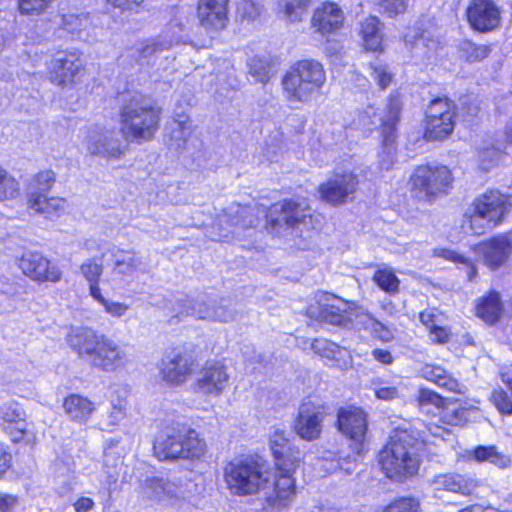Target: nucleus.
Returning <instances> with one entry per match:
<instances>
[{"label": "nucleus", "mask_w": 512, "mask_h": 512, "mask_svg": "<svg viewBox=\"0 0 512 512\" xmlns=\"http://www.w3.org/2000/svg\"><path fill=\"white\" fill-rule=\"evenodd\" d=\"M224 481L230 494L248 496L261 493L267 505L273 509L288 507L295 495L293 477L271 479V473L263 470V465L253 458H236L224 467Z\"/></svg>", "instance_id": "obj_1"}, {"label": "nucleus", "mask_w": 512, "mask_h": 512, "mask_svg": "<svg viewBox=\"0 0 512 512\" xmlns=\"http://www.w3.org/2000/svg\"><path fill=\"white\" fill-rule=\"evenodd\" d=\"M66 341L79 358L103 372L124 368L130 361L125 349L112 338L89 327L71 328Z\"/></svg>", "instance_id": "obj_2"}, {"label": "nucleus", "mask_w": 512, "mask_h": 512, "mask_svg": "<svg viewBox=\"0 0 512 512\" xmlns=\"http://www.w3.org/2000/svg\"><path fill=\"white\" fill-rule=\"evenodd\" d=\"M423 442L416 431L397 427L388 444L380 451L378 461L383 473L395 482H403L417 474Z\"/></svg>", "instance_id": "obj_3"}, {"label": "nucleus", "mask_w": 512, "mask_h": 512, "mask_svg": "<svg viewBox=\"0 0 512 512\" xmlns=\"http://www.w3.org/2000/svg\"><path fill=\"white\" fill-rule=\"evenodd\" d=\"M153 450L159 460H195L205 454L206 442L190 426L175 422L158 433Z\"/></svg>", "instance_id": "obj_4"}, {"label": "nucleus", "mask_w": 512, "mask_h": 512, "mask_svg": "<svg viewBox=\"0 0 512 512\" xmlns=\"http://www.w3.org/2000/svg\"><path fill=\"white\" fill-rule=\"evenodd\" d=\"M160 108L148 97L133 95L120 110L121 132L132 141L150 140L159 127Z\"/></svg>", "instance_id": "obj_5"}, {"label": "nucleus", "mask_w": 512, "mask_h": 512, "mask_svg": "<svg viewBox=\"0 0 512 512\" xmlns=\"http://www.w3.org/2000/svg\"><path fill=\"white\" fill-rule=\"evenodd\" d=\"M326 81L323 65L316 60H301L285 75L282 84L291 102L307 103L319 94Z\"/></svg>", "instance_id": "obj_6"}, {"label": "nucleus", "mask_w": 512, "mask_h": 512, "mask_svg": "<svg viewBox=\"0 0 512 512\" xmlns=\"http://www.w3.org/2000/svg\"><path fill=\"white\" fill-rule=\"evenodd\" d=\"M82 144L88 155L106 161L120 159L126 150L119 133L101 125L90 126Z\"/></svg>", "instance_id": "obj_7"}, {"label": "nucleus", "mask_w": 512, "mask_h": 512, "mask_svg": "<svg viewBox=\"0 0 512 512\" xmlns=\"http://www.w3.org/2000/svg\"><path fill=\"white\" fill-rule=\"evenodd\" d=\"M452 181L451 172L445 166H419L410 178L411 192L419 200L431 201Z\"/></svg>", "instance_id": "obj_8"}, {"label": "nucleus", "mask_w": 512, "mask_h": 512, "mask_svg": "<svg viewBox=\"0 0 512 512\" xmlns=\"http://www.w3.org/2000/svg\"><path fill=\"white\" fill-rule=\"evenodd\" d=\"M454 105L447 98L433 99L426 111L425 138L429 141L443 140L454 130Z\"/></svg>", "instance_id": "obj_9"}, {"label": "nucleus", "mask_w": 512, "mask_h": 512, "mask_svg": "<svg viewBox=\"0 0 512 512\" xmlns=\"http://www.w3.org/2000/svg\"><path fill=\"white\" fill-rule=\"evenodd\" d=\"M305 200H284L272 205L269 217L273 225H287L300 229L313 228V215Z\"/></svg>", "instance_id": "obj_10"}, {"label": "nucleus", "mask_w": 512, "mask_h": 512, "mask_svg": "<svg viewBox=\"0 0 512 512\" xmlns=\"http://www.w3.org/2000/svg\"><path fill=\"white\" fill-rule=\"evenodd\" d=\"M350 304L333 294H322L307 308V315L331 325L345 326L351 320Z\"/></svg>", "instance_id": "obj_11"}, {"label": "nucleus", "mask_w": 512, "mask_h": 512, "mask_svg": "<svg viewBox=\"0 0 512 512\" xmlns=\"http://www.w3.org/2000/svg\"><path fill=\"white\" fill-rule=\"evenodd\" d=\"M344 12L335 2H323L313 11L310 28L313 35L326 43L344 25Z\"/></svg>", "instance_id": "obj_12"}, {"label": "nucleus", "mask_w": 512, "mask_h": 512, "mask_svg": "<svg viewBox=\"0 0 512 512\" xmlns=\"http://www.w3.org/2000/svg\"><path fill=\"white\" fill-rule=\"evenodd\" d=\"M358 184V176L352 172L334 173L318 186V193L321 200L338 206L354 198Z\"/></svg>", "instance_id": "obj_13"}, {"label": "nucleus", "mask_w": 512, "mask_h": 512, "mask_svg": "<svg viewBox=\"0 0 512 512\" xmlns=\"http://www.w3.org/2000/svg\"><path fill=\"white\" fill-rule=\"evenodd\" d=\"M431 28V25L426 27L424 23H416L404 35L405 46L417 61H429L440 46V40Z\"/></svg>", "instance_id": "obj_14"}, {"label": "nucleus", "mask_w": 512, "mask_h": 512, "mask_svg": "<svg viewBox=\"0 0 512 512\" xmlns=\"http://www.w3.org/2000/svg\"><path fill=\"white\" fill-rule=\"evenodd\" d=\"M402 103L398 96L389 99L388 114L382 123L383 150L378 156L379 167L383 170L392 168L395 162L396 125L400 119Z\"/></svg>", "instance_id": "obj_15"}, {"label": "nucleus", "mask_w": 512, "mask_h": 512, "mask_svg": "<svg viewBox=\"0 0 512 512\" xmlns=\"http://www.w3.org/2000/svg\"><path fill=\"white\" fill-rule=\"evenodd\" d=\"M175 310L180 315L194 316L197 319L229 322L235 319V311L225 305L206 303L204 299L190 300L187 297L179 298Z\"/></svg>", "instance_id": "obj_16"}, {"label": "nucleus", "mask_w": 512, "mask_h": 512, "mask_svg": "<svg viewBox=\"0 0 512 512\" xmlns=\"http://www.w3.org/2000/svg\"><path fill=\"white\" fill-rule=\"evenodd\" d=\"M257 218L249 206L231 204L218 216L219 237L228 240L231 235H240L241 231L256 225Z\"/></svg>", "instance_id": "obj_17"}, {"label": "nucleus", "mask_w": 512, "mask_h": 512, "mask_svg": "<svg viewBox=\"0 0 512 512\" xmlns=\"http://www.w3.org/2000/svg\"><path fill=\"white\" fill-rule=\"evenodd\" d=\"M196 368V360L188 351L174 352L161 361V375L164 381L171 385L184 384L193 374Z\"/></svg>", "instance_id": "obj_18"}, {"label": "nucleus", "mask_w": 512, "mask_h": 512, "mask_svg": "<svg viewBox=\"0 0 512 512\" xmlns=\"http://www.w3.org/2000/svg\"><path fill=\"white\" fill-rule=\"evenodd\" d=\"M228 382L227 367L220 361H207L198 373L195 391L207 396H219Z\"/></svg>", "instance_id": "obj_19"}, {"label": "nucleus", "mask_w": 512, "mask_h": 512, "mask_svg": "<svg viewBox=\"0 0 512 512\" xmlns=\"http://www.w3.org/2000/svg\"><path fill=\"white\" fill-rule=\"evenodd\" d=\"M270 446L278 472L277 476L292 477L300 461L299 451H294L289 446L285 432L279 429L270 435Z\"/></svg>", "instance_id": "obj_20"}, {"label": "nucleus", "mask_w": 512, "mask_h": 512, "mask_svg": "<svg viewBox=\"0 0 512 512\" xmlns=\"http://www.w3.org/2000/svg\"><path fill=\"white\" fill-rule=\"evenodd\" d=\"M19 268L29 278L38 282H58L62 272L38 252H27L19 260Z\"/></svg>", "instance_id": "obj_21"}, {"label": "nucleus", "mask_w": 512, "mask_h": 512, "mask_svg": "<svg viewBox=\"0 0 512 512\" xmlns=\"http://www.w3.org/2000/svg\"><path fill=\"white\" fill-rule=\"evenodd\" d=\"M470 26L479 32H490L501 21L500 10L492 0H472L466 10Z\"/></svg>", "instance_id": "obj_22"}, {"label": "nucleus", "mask_w": 512, "mask_h": 512, "mask_svg": "<svg viewBox=\"0 0 512 512\" xmlns=\"http://www.w3.org/2000/svg\"><path fill=\"white\" fill-rule=\"evenodd\" d=\"M339 430L354 441L353 450L359 456L367 430L366 414L360 408L341 409L338 413Z\"/></svg>", "instance_id": "obj_23"}, {"label": "nucleus", "mask_w": 512, "mask_h": 512, "mask_svg": "<svg viewBox=\"0 0 512 512\" xmlns=\"http://www.w3.org/2000/svg\"><path fill=\"white\" fill-rule=\"evenodd\" d=\"M81 67L82 63L75 53L58 51L48 66L50 80L59 86L72 84Z\"/></svg>", "instance_id": "obj_24"}, {"label": "nucleus", "mask_w": 512, "mask_h": 512, "mask_svg": "<svg viewBox=\"0 0 512 512\" xmlns=\"http://www.w3.org/2000/svg\"><path fill=\"white\" fill-rule=\"evenodd\" d=\"M324 412L311 402L303 403L294 421V431L302 439L312 441L319 438L322 431Z\"/></svg>", "instance_id": "obj_25"}, {"label": "nucleus", "mask_w": 512, "mask_h": 512, "mask_svg": "<svg viewBox=\"0 0 512 512\" xmlns=\"http://www.w3.org/2000/svg\"><path fill=\"white\" fill-rule=\"evenodd\" d=\"M477 253L490 269L495 270L504 265L512 253V241L504 235L493 237L477 246Z\"/></svg>", "instance_id": "obj_26"}, {"label": "nucleus", "mask_w": 512, "mask_h": 512, "mask_svg": "<svg viewBox=\"0 0 512 512\" xmlns=\"http://www.w3.org/2000/svg\"><path fill=\"white\" fill-rule=\"evenodd\" d=\"M229 0H199L197 16L206 31H218L226 26Z\"/></svg>", "instance_id": "obj_27"}, {"label": "nucleus", "mask_w": 512, "mask_h": 512, "mask_svg": "<svg viewBox=\"0 0 512 512\" xmlns=\"http://www.w3.org/2000/svg\"><path fill=\"white\" fill-rule=\"evenodd\" d=\"M471 207L496 225L507 212V199L500 192L492 190L475 199Z\"/></svg>", "instance_id": "obj_28"}, {"label": "nucleus", "mask_w": 512, "mask_h": 512, "mask_svg": "<svg viewBox=\"0 0 512 512\" xmlns=\"http://www.w3.org/2000/svg\"><path fill=\"white\" fill-rule=\"evenodd\" d=\"M168 130L167 144L175 151L187 150L196 140L192 122L186 115H179L177 119L171 121Z\"/></svg>", "instance_id": "obj_29"}, {"label": "nucleus", "mask_w": 512, "mask_h": 512, "mask_svg": "<svg viewBox=\"0 0 512 512\" xmlns=\"http://www.w3.org/2000/svg\"><path fill=\"white\" fill-rule=\"evenodd\" d=\"M311 348L316 354L326 359V363L330 366L346 368L351 363L349 351L327 339H315Z\"/></svg>", "instance_id": "obj_30"}, {"label": "nucleus", "mask_w": 512, "mask_h": 512, "mask_svg": "<svg viewBox=\"0 0 512 512\" xmlns=\"http://www.w3.org/2000/svg\"><path fill=\"white\" fill-rule=\"evenodd\" d=\"M432 483L437 490H446L462 495H470L476 488V483L473 479L460 474L437 475Z\"/></svg>", "instance_id": "obj_31"}, {"label": "nucleus", "mask_w": 512, "mask_h": 512, "mask_svg": "<svg viewBox=\"0 0 512 512\" xmlns=\"http://www.w3.org/2000/svg\"><path fill=\"white\" fill-rule=\"evenodd\" d=\"M63 409L71 420L83 423L94 412L95 404L87 397L71 394L64 399Z\"/></svg>", "instance_id": "obj_32"}, {"label": "nucleus", "mask_w": 512, "mask_h": 512, "mask_svg": "<svg viewBox=\"0 0 512 512\" xmlns=\"http://www.w3.org/2000/svg\"><path fill=\"white\" fill-rule=\"evenodd\" d=\"M420 374L426 380L433 382L448 391L459 394H463L465 392V386L460 384L441 366L427 364L421 368Z\"/></svg>", "instance_id": "obj_33"}, {"label": "nucleus", "mask_w": 512, "mask_h": 512, "mask_svg": "<svg viewBox=\"0 0 512 512\" xmlns=\"http://www.w3.org/2000/svg\"><path fill=\"white\" fill-rule=\"evenodd\" d=\"M383 24L376 16H368L361 22L360 34L366 50H382Z\"/></svg>", "instance_id": "obj_34"}, {"label": "nucleus", "mask_w": 512, "mask_h": 512, "mask_svg": "<svg viewBox=\"0 0 512 512\" xmlns=\"http://www.w3.org/2000/svg\"><path fill=\"white\" fill-rule=\"evenodd\" d=\"M501 312L500 295L495 291L483 297L476 306V315L490 324L495 323L500 318Z\"/></svg>", "instance_id": "obj_35"}, {"label": "nucleus", "mask_w": 512, "mask_h": 512, "mask_svg": "<svg viewBox=\"0 0 512 512\" xmlns=\"http://www.w3.org/2000/svg\"><path fill=\"white\" fill-rule=\"evenodd\" d=\"M439 415L443 423L451 426H458L467 421L469 409L466 408L463 403L457 399H447L442 409L440 410Z\"/></svg>", "instance_id": "obj_36"}, {"label": "nucleus", "mask_w": 512, "mask_h": 512, "mask_svg": "<svg viewBox=\"0 0 512 512\" xmlns=\"http://www.w3.org/2000/svg\"><path fill=\"white\" fill-rule=\"evenodd\" d=\"M113 256V271L118 275L130 276L142 266V260L135 252L118 250Z\"/></svg>", "instance_id": "obj_37"}, {"label": "nucleus", "mask_w": 512, "mask_h": 512, "mask_svg": "<svg viewBox=\"0 0 512 512\" xmlns=\"http://www.w3.org/2000/svg\"><path fill=\"white\" fill-rule=\"evenodd\" d=\"M66 201L60 197H50L47 195L42 198H29L28 206L37 213L44 214L46 217L58 216L65 209Z\"/></svg>", "instance_id": "obj_38"}, {"label": "nucleus", "mask_w": 512, "mask_h": 512, "mask_svg": "<svg viewBox=\"0 0 512 512\" xmlns=\"http://www.w3.org/2000/svg\"><path fill=\"white\" fill-rule=\"evenodd\" d=\"M56 181L52 170H44L37 173L28 186L29 198H42L47 195Z\"/></svg>", "instance_id": "obj_39"}, {"label": "nucleus", "mask_w": 512, "mask_h": 512, "mask_svg": "<svg viewBox=\"0 0 512 512\" xmlns=\"http://www.w3.org/2000/svg\"><path fill=\"white\" fill-rule=\"evenodd\" d=\"M474 458L478 462H489L499 468H506L511 463L510 457L499 452L495 446H479L475 448Z\"/></svg>", "instance_id": "obj_40"}, {"label": "nucleus", "mask_w": 512, "mask_h": 512, "mask_svg": "<svg viewBox=\"0 0 512 512\" xmlns=\"http://www.w3.org/2000/svg\"><path fill=\"white\" fill-rule=\"evenodd\" d=\"M373 281L378 287L390 295L399 291L400 280L390 268L378 269L373 275Z\"/></svg>", "instance_id": "obj_41"}, {"label": "nucleus", "mask_w": 512, "mask_h": 512, "mask_svg": "<svg viewBox=\"0 0 512 512\" xmlns=\"http://www.w3.org/2000/svg\"><path fill=\"white\" fill-rule=\"evenodd\" d=\"M309 2L310 0H282L280 6L283 18L291 23L300 22Z\"/></svg>", "instance_id": "obj_42"}, {"label": "nucleus", "mask_w": 512, "mask_h": 512, "mask_svg": "<svg viewBox=\"0 0 512 512\" xmlns=\"http://www.w3.org/2000/svg\"><path fill=\"white\" fill-rule=\"evenodd\" d=\"M460 57L468 62L481 61L490 54V47L477 45L469 40H464L459 45Z\"/></svg>", "instance_id": "obj_43"}, {"label": "nucleus", "mask_w": 512, "mask_h": 512, "mask_svg": "<svg viewBox=\"0 0 512 512\" xmlns=\"http://www.w3.org/2000/svg\"><path fill=\"white\" fill-rule=\"evenodd\" d=\"M126 413L127 403L125 400H118L116 403L111 402L110 410L106 415H103L102 429L111 431L126 417Z\"/></svg>", "instance_id": "obj_44"}, {"label": "nucleus", "mask_w": 512, "mask_h": 512, "mask_svg": "<svg viewBox=\"0 0 512 512\" xmlns=\"http://www.w3.org/2000/svg\"><path fill=\"white\" fill-rule=\"evenodd\" d=\"M464 217V225H468L470 231L476 235L484 234L493 225L487 218H484L483 215L475 211L473 207H470L465 212Z\"/></svg>", "instance_id": "obj_45"}, {"label": "nucleus", "mask_w": 512, "mask_h": 512, "mask_svg": "<svg viewBox=\"0 0 512 512\" xmlns=\"http://www.w3.org/2000/svg\"><path fill=\"white\" fill-rule=\"evenodd\" d=\"M447 399L442 398L436 392L429 389H421L418 395V403L421 410L427 413H435L430 409V406L440 412Z\"/></svg>", "instance_id": "obj_46"}, {"label": "nucleus", "mask_w": 512, "mask_h": 512, "mask_svg": "<svg viewBox=\"0 0 512 512\" xmlns=\"http://www.w3.org/2000/svg\"><path fill=\"white\" fill-rule=\"evenodd\" d=\"M19 193V186L14 177L0 166V200L15 198Z\"/></svg>", "instance_id": "obj_47"}, {"label": "nucleus", "mask_w": 512, "mask_h": 512, "mask_svg": "<svg viewBox=\"0 0 512 512\" xmlns=\"http://www.w3.org/2000/svg\"><path fill=\"white\" fill-rule=\"evenodd\" d=\"M477 159L479 168L487 172L498 164L500 148L494 146L483 147L479 150Z\"/></svg>", "instance_id": "obj_48"}, {"label": "nucleus", "mask_w": 512, "mask_h": 512, "mask_svg": "<svg viewBox=\"0 0 512 512\" xmlns=\"http://www.w3.org/2000/svg\"><path fill=\"white\" fill-rule=\"evenodd\" d=\"M104 267L101 259L90 258L80 266L81 274L89 283L99 282Z\"/></svg>", "instance_id": "obj_49"}, {"label": "nucleus", "mask_w": 512, "mask_h": 512, "mask_svg": "<svg viewBox=\"0 0 512 512\" xmlns=\"http://www.w3.org/2000/svg\"><path fill=\"white\" fill-rule=\"evenodd\" d=\"M24 412L15 402L0 405V420L7 423H19L24 421Z\"/></svg>", "instance_id": "obj_50"}, {"label": "nucleus", "mask_w": 512, "mask_h": 512, "mask_svg": "<svg viewBox=\"0 0 512 512\" xmlns=\"http://www.w3.org/2000/svg\"><path fill=\"white\" fill-rule=\"evenodd\" d=\"M178 41H174L172 39H168V35L164 34L160 36L158 40L147 43L140 51V56L143 59H146L153 55L154 53L166 49H170L174 44H177Z\"/></svg>", "instance_id": "obj_51"}, {"label": "nucleus", "mask_w": 512, "mask_h": 512, "mask_svg": "<svg viewBox=\"0 0 512 512\" xmlns=\"http://www.w3.org/2000/svg\"><path fill=\"white\" fill-rule=\"evenodd\" d=\"M490 401L501 414L512 415V399L503 389L499 388L493 390Z\"/></svg>", "instance_id": "obj_52"}, {"label": "nucleus", "mask_w": 512, "mask_h": 512, "mask_svg": "<svg viewBox=\"0 0 512 512\" xmlns=\"http://www.w3.org/2000/svg\"><path fill=\"white\" fill-rule=\"evenodd\" d=\"M384 512H420V504L414 498L402 497L390 503Z\"/></svg>", "instance_id": "obj_53"}, {"label": "nucleus", "mask_w": 512, "mask_h": 512, "mask_svg": "<svg viewBox=\"0 0 512 512\" xmlns=\"http://www.w3.org/2000/svg\"><path fill=\"white\" fill-rule=\"evenodd\" d=\"M249 67L250 73L256 81L266 83L270 79V65L267 61L254 57L251 59Z\"/></svg>", "instance_id": "obj_54"}, {"label": "nucleus", "mask_w": 512, "mask_h": 512, "mask_svg": "<svg viewBox=\"0 0 512 512\" xmlns=\"http://www.w3.org/2000/svg\"><path fill=\"white\" fill-rule=\"evenodd\" d=\"M377 3L380 12L390 18L404 13L408 6V0H378Z\"/></svg>", "instance_id": "obj_55"}, {"label": "nucleus", "mask_w": 512, "mask_h": 512, "mask_svg": "<svg viewBox=\"0 0 512 512\" xmlns=\"http://www.w3.org/2000/svg\"><path fill=\"white\" fill-rule=\"evenodd\" d=\"M389 106V103L387 104ZM388 114V107H386V112L384 115L378 117L377 109L369 105L363 112L359 114V124L362 125L366 129H371L372 126H375L377 122L383 123V119Z\"/></svg>", "instance_id": "obj_56"}, {"label": "nucleus", "mask_w": 512, "mask_h": 512, "mask_svg": "<svg viewBox=\"0 0 512 512\" xmlns=\"http://www.w3.org/2000/svg\"><path fill=\"white\" fill-rule=\"evenodd\" d=\"M421 323L429 331L440 324H444V315L437 308H427L419 314Z\"/></svg>", "instance_id": "obj_57"}, {"label": "nucleus", "mask_w": 512, "mask_h": 512, "mask_svg": "<svg viewBox=\"0 0 512 512\" xmlns=\"http://www.w3.org/2000/svg\"><path fill=\"white\" fill-rule=\"evenodd\" d=\"M237 15L242 20L254 21L260 15V8L251 0H242L237 5Z\"/></svg>", "instance_id": "obj_58"}, {"label": "nucleus", "mask_w": 512, "mask_h": 512, "mask_svg": "<svg viewBox=\"0 0 512 512\" xmlns=\"http://www.w3.org/2000/svg\"><path fill=\"white\" fill-rule=\"evenodd\" d=\"M52 2L53 0H18V6L22 14H39Z\"/></svg>", "instance_id": "obj_59"}, {"label": "nucleus", "mask_w": 512, "mask_h": 512, "mask_svg": "<svg viewBox=\"0 0 512 512\" xmlns=\"http://www.w3.org/2000/svg\"><path fill=\"white\" fill-rule=\"evenodd\" d=\"M370 76L378 83L381 89H385L391 82L392 76L382 64L370 65Z\"/></svg>", "instance_id": "obj_60"}, {"label": "nucleus", "mask_w": 512, "mask_h": 512, "mask_svg": "<svg viewBox=\"0 0 512 512\" xmlns=\"http://www.w3.org/2000/svg\"><path fill=\"white\" fill-rule=\"evenodd\" d=\"M148 488L153 490V493L158 496L161 492L167 495H175L176 491L170 488L169 483H166L161 478H150L145 481Z\"/></svg>", "instance_id": "obj_61"}, {"label": "nucleus", "mask_w": 512, "mask_h": 512, "mask_svg": "<svg viewBox=\"0 0 512 512\" xmlns=\"http://www.w3.org/2000/svg\"><path fill=\"white\" fill-rule=\"evenodd\" d=\"M350 321H352V319ZM375 321L376 319L365 311L356 312L353 319L355 327L366 331H370V328H373Z\"/></svg>", "instance_id": "obj_62"}, {"label": "nucleus", "mask_w": 512, "mask_h": 512, "mask_svg": "<svg viewBox=\"0 0 512 512\" xmlns=\"http://www.w3.org/2000/svg\"><path fill=\"white\" fill-rule=\"evenodd\" d=\"M369 332L374 337H376L382 341H385V342H388V341L392 340V338H393L392 331L386 325H384L382 322L378 321L377 319L373 325V328H370Z\"/></svg>", "instance_id": "obj_63"}, {"label": "nucleus", "mask_w": 512, "mask_h": 512, "mask_svg": "<svg viewBox=\"0 0 512 512\" xmlns=\"http://www.w3.org/2000/svg\"><path fill=\"white\" fill-rule=\"evenodd\" d=\"M103 307H104L105 312L113 317H121L129 309V306L125 303L111 302L108 300L104 303Z\"/></svg>", "instance_id": "obj_64"}]
</instances>
